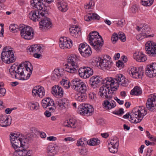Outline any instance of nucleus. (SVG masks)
I'll return each mask as SVG.
<instances>
[{"instance_id":"1","label":"nucleus","mask_w":156,"mask_h":156,"mask_svg":"<svg viewBox=\"0 0 156 156\" xmlns=\"http://www.w3.org/2000/svg\"><path fill=\"white\" fill-rule=\"evenodd\" d=\"M32 70L31 63L27 61L20 66L13 64L9 69V72L13 78L21 80H26L30 77Z\"/></svg>"},{"instance_id":"2","label":"nucleus","mask_w":156,"mask_h":156,"mask_svg":"<svg viewBox=\"0 0 156 156\" xmlns=\"http://www.w3.org/2000/svg\"><path fill=\"white\" fill-rule=\"evenodd\" d=\"M12 146L14 149L21 147H28V143L30 139L27 136H23L19 133H12L10 136Z\"/></svg>"},{"instance_id":"3","label":"nucleus","mask_w":156,"mask_h":156,"mask_svg":"<svg viewBox=\"0 0 156 156\" xmlns=\"http://www.w3.org/2000/svg\"><path fill=\"white\" fill-rule=\"evenodd\" d=\"M147 114V110L144 106L134 108L131 115L126 114L123 116L124 119L128 118L130 116L129 121L134 123H137L141 121L144 116Z\"/></svg>"},{"instance_id":"4","label":"nucleus","mask_w":156,"mask_h":156,"mask_svg":"<svg viewBox=\"0 0 156 156\" xmlns=\"http://www.w3.org/2000/svg\"><path fill=\"white\" fill-rule=\"evenodd\" d=\"M1 58L2 60L6 63L14 62L16 59L13 49L9 46L4 47L1 54Z\"/></svg>"},{"instance_id":"5","label":"nucleus","mask_w":156,"mask_h":156,"mask_svg":"<svg viewBox=\"0 0 156 156\" xmlns=\"http://www.w3.org/2000/svg\"><path fill=\"white\" fill-rule=\"evenodd\" d=\"M79 58L76 55H72L67 60V63L66 65V71L71 73H74L76 72L78 69L77 62Z\"/></svg>"},{"instance_id":"6","label":"nucleus","mask_w":156,"mask_h":156,"mask_svg":"<svg viewBox=\"0 0 156 156\" xmlns=\"http://www.w3.org/2000/svg\"><path fill=\"white\" fill-rule=\"evenodd\" d=\"M19 30L21 37L27 40L33 39L34 36V31L33 28L29 26H20Z\"/></svg>"},{"instance_id":"7","label":"nucleus","mask_w":156,"mask_h":156,"mask_svg":"<svg viewBox=\"0 0 156 156\" xmlns=\"http://www.w3.org/2000/svg\"><path fill=\"white\" fill-rule=\"evenodd\" d=\"M112 62L111 57L108 55L100 57L99 66L102 69H109L112 66Z\"/></svg>"},{"instance_id":"8","label":"nucleus","mask_w":156,"mask_h":156,"mask_svg":"<svg viewBox=\"0 0 156 156\" xmlns=\"http://www.w3.org/2000/svg\"><path fill=\"white\" fill-rule=\"evenodd\" d=\"M114 92L104 85L100 87L98 95L103 99H107L110 100L113 96Z\"/></svg>"},{"instance_id":"9","label":"nucleus","mask_w":156,"mask_h":156,"mask_svg":"<svg viewBox=\"0 0 156 156\" xmlns=\"http://www.w3.org/2000/svg\"><path fill=\"white\" fill-rule=\"evenodd\" d=\"M103 85L113 92L115 91L118 88V84L116 83L115 78L107 77L103 80Z\"/></svg>"},{"instance_id":"10","label":"nucleus","mask_w":156,"mask_h":156,"mask_svg":"<svg viewBox=\"0 0 156 156\" xmlns=\"http://www.w3.org/2000/svg\"><path fill=\"white\" fill-rule=\"evenodd\" d=\"M42 11H32L29 14V18L34 21L40 20L42 18L47 14V12H42Z\"/></svg>"},{"instance_id":"11","label":"nucleus","mask_w":156,"mask_h":156,"mask_svg":"<svg viewBox=\"0 0 156 156\" xmlns=\"http://www.w3.org/2000/svg\"><path fill=\"white\" fill-rule=\"evenodd\" d=\"M145 48L147 53L149 56H156V43L148 41L146 43Z\"/></svg>"},{"instance_id":"12","label":"nucleus","mask_w":156,"mask_h":156,"mask_svg":"<svg viewBox=\"0 0 156 156\" xmlns=\"http://www.w3.org/2000/svg\"><path fill=\"white\" fill-rule=\"evenodd\" d=\"M129 74L134 78H140L142 77L144 73L142 67L136 68L135 67H131L129 71Z\"/></svg>"},{"instance_id":"13","label":"nucleus","mask_w":156,"mask_h":156,"mask_svg":"<svg viewBox=\"0 0 156 156\" xmlns=\"http://www.w3.org/2000/svg\"><path fill=\"white\" fill-rule=\"evenodd\" d=\"M146 106L147 109L154 111L156 109V94L150 95L147 100Z\"/></svg>"},{"instance_id":"14","label":"nucleus","mask_w":156,"mask_h":156,"mask_svg":"<svg viewBox=\"0 0 156 156\" xmlns=\"http://www.w3.org/2000/svg\"><path fill=\"white\" fill-rule=\"evenodd\" d=\"M79 76L84 79H87L93 74V70L90 68L87 67H81L78 70Z\"/></svg>"},{"instance_id":"15","label":"nucleus","mask_w":156,"mask_h":156,"mask_svg":"<svg viewBox=\"0 0 156 156\" xmlns=\"http://www.w3.org/2000/svg\"><path fill=\"white\" fill-rule=\"evenodd\" d=\"M89 43L96 51H100L103 45L104 41L102 37L99 35V37L94 39L93 41H91Z\"/></svg>"},{"instance_id":"16","label":"nucleus","mask_w":156,"mask_h":156,"mask_svg":"<svg viewBox=\"0 0 156 156\" xmlns=\"http://www.w3.org/2000/svg\"><path fill=\"white\" fill-rule=\"evenodd\" d=\"M59 47L61 48H69L72 46V41L66 37H62L59 39Z\"/></svg>"},{"instance_id":"17","label":"nucleus","mask_w":156,"mask_h":156,"mask_svg":"<svg viewBox=\"0 0 156 156\" xmlns=\"http://www.w3.org/2000/svg\"><path fill=\"white\" fill-rule=\"evenodd\" d=\"M56 104L58 109L61 111L66 110L69 105V101L65 98H62L57 101Z\"/></svg>"},{"instance_id":"18","label":"nucleus","mask_w":156,"mask_h":156,"mask_svg":"<svg viewBox=\"0 0 156 156\" xmlns=\"http://www.w3.org/2000/svg\"><path fill=\"white\" fill-rule=\"evenodd\" d=\"M146 74L151 78L156 76V62L152 63L147 66Z\"/></svg>"},{"instance_id":"19","label":"nucleus","mask_w":156,"mask_h":156,"mask_svg":"<svg viewBox=\"0 0 156 156\" xmlns=\"http://www.w3.org/2000/svg\"><path fill=\"white\" fill-rule=\"evenodd\" d=\"M44 0H33L31 4L34 9H37L38 11H42V12H47L44 8L43 3Z\"/></svg>"},{"instance_id":"20","label":"nucleus","mask_w":156,"mask_h":156,"mask_svg":"<svg viewBox=\"0 0 156 156\" xmlns=\"http://www.w3.org/2000/svg\"><path fill=\"white\" fill-rule=\"evenodd\" d=\"M119 143L118 139L116 138L111 140L109 144L108 149L109 151L112 153H116L118 151Z\"/></svg>"},{"instance_id":"21","label":"nucleus","mask_w":156,"mask_h":156,"mask_svg":"<svg viewBox=\"0 0 156 156\" xmlns=\"http://www.w3.org/2000/svg\"><path fill=\"white\" fill-rule=\"evenodd\" d=\"M47 15H45V17L42 18L39 23V27L41 28H49L51 27V23L50 19L46 17Z\"/></svg>"},{"instance_id":"22","label":"nucleus","mask_w":156,"mask_h":156,"mask_svg":"<svg viewBox=\"0 0 156 156\" xmlns=\"http://www.w3.org/2000/svg\"><path fill=\"white\" fill-rule=\"evenodd\" d=\"M44 89L41 86L34 87L32 90V94L34 96H37L42 98L45 95Z\"/></svg>"},{"instance_id":"23","label":"nucleus","mask_w":156,"mask_h":156,"mask_svg":"<svg viewBox=\"0 0 156 156\" xmlns=\"http://www.w3.org/2000/svg\"><path fill=\"white\" fill-rule=\"evenodd\" d=\"M116 83L118 84V87L120 85L123 86H126L128 85V80L122 75L119 74L115 76Z\"/></svg>"},{"instance_id":"24","label":"nucleus","mask_w":156,"mask_h":156,"mask_svg":"<svg viewBox=\"0 0 156 156\" xmlns=\"http://www.w3.org/2000/svg\"><path fill=\"white\" fill-rule=\"evenodd\" d=\"M11 123V119L6 115L0 116V125L3 127H6L9 126Z\"/></svg>"},{"instance_id":"25","label":"nucleus","mask_w":156,"mask_h":156,"mask_svg":"<svg viewBox=\"0 0 156 156\" xmlns=\"http://www.w3.org/2000/svg\"><path fill=\"white\" fill-rule=\"evenodd\" d=\"M28 148L21 147L14 149L13 154L14 156H25L28 153Z\"/></svg>"},{"instance_id":"26","label":"nucleus","mask_w":156,"mask_h":156,"mask_svg":"<svg viewBox=\"0 0 156 156\" xmlns=\"http://www.w3.org/2000/svg\"><path fill=\"white\" fill-rule=\"evenodd\" d=\"M43 51L42 47L37 45H33L30 47H28L27 48V52L31 54V52L35 53H41Z\"/></svg>"},{"instance_id":"27","label":"nucleus","mask_w":156,"mask_h":156,"mask_svg":"<svg viewBox=\"0 0 156 156\" xmlns=\"http://www.w3.org/2000/svg\"><path fill=\"white\" fill-rule=\"evenodd\" d=\"M58 151V147L54 144H51L48 146L47 149V154L48 155L53 156L55 155Z\"/></svg>"},{"instance_id":"28","label":"nucleus","mask_w":156,"mask_h":156,"mask_svg":"<svg viewBox=\"0 0 156 156\" xmlns=\"http://www.w3.org/2000/svg\"><path fill=\"white\" fill-rule=\"evenodd\" d=\"M134 59L139 62H143L146 61L147 58L145 55L141 52H136L133 55Z\"/></svg>"},{"instance_id":"29","label":"nucleus","mask_w":156,"mask_h":156,"mask_svg":"<svg viewBox=\"0 0 156 156\" xmlns=\"http://www.w3.org/2000/svg\"><path fill=\"white\" fill-rule=\"evenodd\" d=\"M52 93L56 97H62L63 96V91L60 87L57 86L52 87Z\"/></svg>"},{"instance_id":"30","label":"nucleus","mask_w":156,"mask_h":156,"mask_svg":"<svg viewBox=\"0 0 156 156\" xmlns=\"http://www.w3.org/2000/svg\"><path fill=\"white\" fill-rule=\"evenodd\" d=\"M63 76L62 72L60 71L59 69H55L53 71L51 76L52 80H57Z\"/></svg>"},{"instance_id":"31","label":"nucleus","mask_w":156,"mask_h":156,"mask_svg":"<svg viewBox=\"0 0 156 156\" xmlns=\"http://www.w3.org/2000/svg\"><path fill=\"white\" fill-rule=\"evenodd\" d=\"M70 34L75 37H77L80 34V29L78 26H74L69 28Z\"/></svg>"},{"instance_id":"32","label":"nucleus","mask_w":156,"mask_h":156,"mask_svg":"<svg viewBox=\"0 0 156 156\" xmlns=\"http://www.w3.org/2000/svg\"><path fill=\"white\" fill-rule=\"evenodd\" d=\"M103 105L105 109L109 110L115 108L116 106V103L114 100H110L104 101L103 103Z\"/></svg>"},{"instance_id":"33","label":"nucleus","mask_w":156,"mask_h":156,"mask_svg":"<svg viewBox=\"0 0 156 156\" xmlns=\"http://www.w3.org/2000/svg\"><path fill=\"white\" fill-rule=\"evenodd\" d=\"M53 105H54V102L52 99L50 98H45L42 101V105L44 108H47Z\"/></svg>"},{"instance_id":"34","label":"nucleus","mask_w":156,"mask_h":156,"mask_svg":"<svg viewBox=\"0 0 156 156\" xmlns=\"http://www.w3.org/2000/svg\"><path fill=\"white\" fill-rule=\"evenodd\" d=\"M89 82L91 87L93 88H95L100 82V77L98 76H93L90 78Z\"/></svg>"},{"instance_id":"35","label":"nucleus","mask_w":156,"mask_h":156,"mask_svg":"<svg viewBox=\"0 0 156 156\" xmlns=\"http://www.w3.org/2000/svg\"><path fill=\"white\" fill-rule=\"evenodd\" d=\"M57 5L58 9L62 12H66L68 9L67 4L64 1H58Z\"/></svg>"},{"instance_id":"36","label":"nucleus","mask_w":156,"mask_h":156,"mask_svg":"<svg viewBox=\"0 0 156 156\" xmlns=\"http://www.w3.org/2000/svg\"><path fill=\"white\" fill-rule=\"evenodd\" d=\"M100 16L97 14L93 13H88L84 17V20L87 21H91L92 20H99Z\"/></svg>"},{"instance_id":"37","label":"nucleus","mask_w":156,"mask_h":156,"mask_svg":"<svg viewBox=\"0 0 156 156\" xmlns=\"http://www.w3.org/2000/svg\"><path fill=\"white\" fill-rule=\"evenodd\" d=\"M65 127L75 128L76 126V124L75 120L73 119H70L69 120L66 121L63 124Z\"/></svg>"},{"instance_id":"38","label":"nucleus","mask_w":156,"mask_h":156,"mask_svg":"<svg viewBox=\"0 0 156 156\" xmlns=\"http://www.w3.org/2000/svg\"><path fill=\"white\" fill-rule=\"evenodd\" d=\"M87 84L83 82L81 84H80V86H79L75 90L79 93H84L87 91Z\"/></svg>"},{"instance_id":"39","label":"nucleus","mask_w":156,"mask_h":156,"mask_svg":"<svg viewBox=\"0 0 156 156\" xmlns=\"http://www.w3.org/2000/svg\"><path fill=\"white\" fill-rule=\"evenodd\" d=\"M83 81L78 78H75L71 81L72 88L75 90L78 87Z\"/></svg>"},{"instance_id":"40","label":"nucleus","mask_w":156,"mask_h":156,"mask_svg":"<svg viewBox=\"0 0 156 156\" xmlns=\"http://www.w3.org/2000/svg\"><path fill=\"white\" fill-rule=\"evenodd\" d=\"M136 30L138 31L141 30L143 34H148L150 31V29L148 26L147 25H145L142 27L137 26Z\"/></svg>"},{"instance_id":"41","label":"nucleus","mask_w":156,"mask_h":156,"mask_svg":"<svg viewBox=\"0 0 156 156\" xmlns=\"http://www.w3.org/2000/svg\"><path fill=\"white\" fill-rule=\"evenodd\" d=\"M84 107H86L84 109L87 113V116L91 115L92 112L94 111V109L91 105L88 104H83Z\"/></svg>"},{"instance_id":"42","label":"nucleus","mask_w":156,"mask_h":156,"mask_svg":"<svg viewBox=\"0 0 156 156\" xmlns=\"http://www.w3.org/2000/svg\"><path fill=\"white\" fill-rule=\"evenodd\" d=\"M81 93L76 94L75 96V99L79 101H84L87 98L86 95Z\"/></svg>"},{"instance_id":"43","label":"nucleus","mask_w":156,"mask_h":156,"mask_svg":"<svg viewBox=\"0 0 156 156\" xmlns=\"http://www.w3.org/2000/svg\"><path fill=\"white\" fill-rule=\"evenodd\" d=\"M142 92V90L140 88L136 86L131 90L130 94L132 95H138L141 94Z\"/></svg>"},{"instance_id":"44","label":"nucleus","mask_w":156,"mask_h":156,"mask_svg":"<svg viewBox=\"0 0 156 156\" xmlns=\"http://www.w3.org/2000/svg\"><path fill=\"white\" fill-rule=\"evenodd\" d=\"M99 33L97 31H93L90 33L89 34V37L88 39L89 43L91 41H93L94 39L99 37Z\"/></svg>"},{"instance_id":"45","label":"nucleus","mask_w":156,"mask_h":156,"mask_svg":"<svg viewBox=\"0 0 156 156\" xmlns=\"http://www.w3.org/2000/svg\"><path fill=\"white\" fill-rule=\"evenodd\" d=\"M87 144L91 146L97 145L100 143V141L98 138H93L87 141Z\"/></svg>"},{"instance_id":"46","label":"nucleus","mask_w":156,"mask_h":156,"mask_svg":"<svg viewBox=\"0 0 156 156\" xmlns=\"http://www.w3.org/2000/svg\"><path fill=\"white\" fill-rule=\"evenodd\" d=\"M86 107H84L83 104L80 105L79 107L78 113L82 115L87 116V113L84 109H85Z\"/></svg>"},{"instance_id":"47","label":"nucleus","mask_w":156,"mask_h":156,"mask_svg":"<svg viewBox=\"0 0 156 156\" xmlns=\"http://www.w3.org/2000/svg\"><path fill=\"white\" fill-rule=\"evenodd\" d=\"M89 47L87 43H82L80 44L79 47V51L80 54L84 51L85 50H86L88 47Z\"/></svg>"},{"instance_id":"48","label":"nucleus","mask_w":156,"mask_h":156,"mask_svg":"<svg viewBox=\"0 0 156 156\" xmlns=\"http://www.w3.org/2000/svg\"><path fill=\"white\" fill-rule=\"evenodd\" d=\"M92 51L91 50V48L90 47H88L87 49L83 51V52L80 54L83 57H87L90 56L91 54Z\"/></svg>"},{"instance_id":"49","label":"nucleus","mask_w":156,"mask_h":156,"mask_svg":"<svg viewBox=\"0 0 156 156\" xmlns=\"http://www.w3.org/2000/svg\"><path fill=\"white\" fill-rule=\"evenodd\" d=\"M100 57H94L92 59L91 65L93 67H98L99 66Z\"/></svg>"},{"instance_id":"50","label":"nucleus","mask_w":156,"mask_h":156,"mask_svg":"<svg viewBox=\"0 0 156 156\" xmlns=\"http://www.w3.org/2000/svg\"><path fill=\"white\" fill-rule=\"evenodd\" d=\"M94 5V2L93 0H91L85 5V8L87 9H93Z\"/></svg>"},{"instance_id":"51","label":"nucleus","mask_w":156,"mask_h":156,"mask_svg":"<svg viewBox=\"0 0 156 156\" xmlns=\"http://www.w3.org/2000/svg\"><path fill=\"white\" fill-rule=\"evenodd\" d=\"M61 84L66 89H68L70 86V82L69 80L65 79H62L60 82Z\"/></svg>"},{"instance_id":"52","label":"nucleus","mask_w":156,"mask_h":156,"mask_svg":"<svg viewBox=\"0 0 156 156\" xmlns=\"http://www.w3.org/2000/svg\"><path fill=\"white\" fill-rule=\"evenodd\" d=\"M151 36V35L143 34L142 32L140 34L136 36V38L138 40H140L145 37H150Z\"/></svg>"},{"instance_id":"53","label":"nucleus","mask_w":156,"mask_h":156,"mask_svg":"<svg viewBox=\"0 0 156 156\" xmlns=\"http://www.w3.org/2000/svg\"><path fill=\"white\" fill-rule=\"evenodd\" d=\"M153 2L154 0H142L141 3L144 6H148L152 5Z\"/></svg>"},{"instance_id":"54","label":"nucleus","mask_w":156,"mask_h":156,"mask_svg":"<svg viewBox=\"0 0 156 156\" xmlns=\"http://www.w3.org/2000/svg\"><path fill=\"white\" fill-rule=\"evenodd\" d=\"M87 141L85 138H80L77 140L76 145L78 147H83L86 144Z\"/></svg>"},{"instance_id":"55","label":"nucleus","mask_w":156,"mask_h":156,"mask_svg":"<svg viewBox=\"0 0 156 156\" xmlns=\"http://www.w3.org/2000/svg\"><path fill=\"white\" fill-rule=\"evenodd\" d=\"M29 105L30 106V109L32 110H37L38 108L39 104L37 102H30L29 103Z\"/></svg>"},{"instance_id":"56","label":"nucleus","mask_w":156,"mask_h":156,"mask_svg":"<svg viewBox=\"0 0 156 156\" xmlns=\"http://www.w3.org/2000/svg\"><path fill=\"white\" fill-rule=\"evenodd\" d=\"M19 27H18L17 25L15 24H11L9 27V29L10 31L15 32L18 31L19 30Z\"/></svg>"},{"instance_id":"57","label":"nucleus","mask_w":156,"mask_h":156,"mask_svg":"<svg viewBox=\"0 0 156 156\" xmlns=\"http://www.w3.org/2000/svg\"><path fill=\"white\" fill-rule=\"evenodd\" d=\"M119 38L122 41L124 42L126 40V37L124 34L122 32H119L118 34Z\"/></svg>"},{"instance_id":"58","label":"nucleus","mask_w":156,"mask_h":156,"mask_svg":"<svg viewBox=\"0 0 156 156\" xmlns=\"http://www.w3.org/2000/svg\"><path fill=\"white\" fill-rule=\"evenodd\" d=\"M118 39L119 37L117 34L115 33H114L112 35L111 38L112 40L113 43H115Z\"/></svg>"},{"instance_id":"59","label":"nucleus","mask_w":156,"mask_h":156,"mask_svg":"<svg viewBox=\"0 0 156 156\" xmlns=\"http://www.w3.org/2000/svg\"><path fill=\"white\" fill-rule=\"evenodd\" d=\"M125 20L124 19H122L118 20L117 23V26L118 27H122L125 23Z\"/></svg>"},{"instance_id":"60","label":"nucleus","mask_w":156,"mask_h":156,"mask_svg":"<svg viewBox=\"0 0 156 156\" xmlns=\"http://www.w3.org/2000/svg\"><path fill=\"white\" fill-rule=\"evenodd\" d=\"M124 113L123 111V109L122 108H120L119 109V111L115 112H113L112 113L114 114L119 115H122Z\"/></svg>"},{"instance_id":"61","label":"nucleus","mask_w":156,"mask_h":156,"mask_svg":"<svg viewBox=\"0 0 156 156\" xmlns=\"http://www.w3.org/2000/svg\"><path fill=\"white\" fill-rule=\"evenodd\" d=\"M89 97L90 99L93 101H95L96 97V95L93 92H90L89 94Z\"/></svg>"},{"instance_id":"62","label":"nucleus","mask_w":156,"mask_h":156,"mask_svg":"<svg viewBox=\"0 0 156 156\" xmlns=\"http://www.w3.org/2000/svg\"><path fill=\"white\" fill-rule=\"evenodd\" d=\"M116 66L120 69H121L124 67V63L121 61L119 60L116 62Z\"/></svg>"},{"instance_id":"63","label":"nucleus","mask_w":156,"mask_h":156,"mask_svg":"<svg viewBox=\"0 0 156 156\" xmlns=\"http://www.w3.org/2000/svg\"><path fill=\"white\" fill-rule=\"evenodd\" d=\"M6 92V90L4 88L1 87L0 85V96L2 97L4 96Z\"/></svg>"},{"instance_id":"64","label":"nucleus","mask_w":156,"mask_h":156,"mask_svg":"<svg viewBox=\"0 0 156 156\" xmlns=\"http://www.w3.org/2000/svg\"><path fill=\"white\" fill-rule=\"evenodd\" d=\"M79 152L80 154L83 155H85L87 153L86 150L84 148H82L80 149Z\"/></svg>"}]
</instances>
